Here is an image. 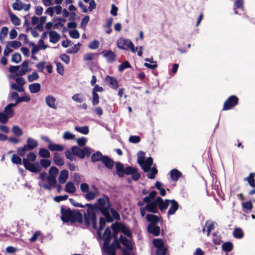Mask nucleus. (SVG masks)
Returning a JSON list of instances; mask_svg holds the SVG:
<instances>
[{"instance_id": "b1692460", "label": "nucleus", "mask_w": 255, "mask_h": 255, "mask_svg": "<svg viewBox=\"0 0 255 255\" xmlns=\"http://www.w3.org/2000/svg\"><path fill=\"white\" fill-rule=\"evenodd\" d=\"M68 171L67 170L64 169L61 170L58 177L59 182L61 184L65 183L68 178Z\"/></svg>"}, {"instance_id": "f3484780", "label": "nucleus", "mask_w": 255, "mask_h": 255, "mask_svg": "<svg viewBox=\"0 0 255 255\" xmlns=\"http://www.w3.org/2000/svg\"><path fill=\"white\" fill-rule=\"evenodd\" d=\"M105 81L108 83L109 86L113 89H117L119 87L118 81L115 77L107 75L105 78Z\"/></svg>"}, {"instance_id": "4c0bfd02", "label": "nucleus", "mask_w": 255, "mask_h": 255, "mask_svg": "<svg viewBox=\"0 0 255 255\" xmlns=\"http://www.w3.org/2000/svg\"><path fill=\"white\" fill-rule=\"evenodd\" d=\"M222 248L224 252H230L233 250V245L231 242H227L222 245Z\"/></svg>"}, {"instance_id": "2eb2a0df", "label": "nucleus", "mask_w": 255, "mask_h": 255, "mask_svg": "<svg viewBox=\"0 0 255 255\" xmlns=\"http://www.w3.org/2000/svg\"><path fill=\"white\" fill-rule=\"evenodd\" d=\"M117 228L123 234H124L128 238H131L132 234L129 229L127 227L125 224L123 223H117Z\"/></svg>"}, {"instance_id": "603ef678", "label": "nucleus", "mask_w": 255, "mask_h": 255, "mask_svg": "<svg viewBox=\"0 0 255 255\" xmlns=\"http://www.w3.org/2000/svg\"><path fill=\"white\" fill-rule=\"evenodd\" d=\"M167 252V249L165 246H162V247H159L156 248V255H165Z\"/></svg>"}, {"instance_id": "f8f14e48", "label": "nucleus", "mask_w": 255, "mask_h": 255, "mask_svg": "<svg viewBox=\"0 0 255 255\" xmlns=\"http://www.w3.org/2000/svg\"><path fill=\"white\" fill-rule=\"evenodd\" d=\"M120 241L121 243L126 248L125 249L127 250L129 253L130 251H132L134 250V243L132 242L126 237L121 235L120 237Z\"/></svg>"}, {"instance_id": "774afa93", "label": "nucleus", "mask_w": 255, "mask_h": 255, "mask_svg": "<svg viewBox=\"0 0 255 255\" xmlns=\"http://www.w3.org/2000/svg\"><path fill=\"white\" fill-rule=\"evenodd\" d=\"M9 117L4 113L0 112V123L2 124H6L8 120Z\"/></svg>"}, {"instance_id": "393cba45", "label": "nucleus", "mask_w": 255, "mask_h": 255, "mask_svg": "<svg viewBox=\"0 0 255 255\" xmlns=\"http://www.w3.org/2000/svg\"><path fill=\"white\" fill-rule=\"evenodd\" d=\"M48 149L51 151H62L64 149V146L62 144L53 143L49 144Z\"/></svg>"}, {"instance_id": "4d7b16f0", "label": "nucleus", "mask_w": 255, "mask_h": 255, "mask_svg": "<svg viewBox=\"0 0 255 255\" xmlns=\"http://www.w3.org/2000/svg\"><path fill=\"white\" fill-rule=\"evenodd\" d=\"M11 161L13 163L16 164H21L22 163V160H21V158L15 154H13L12 155Z\"/></svg>"}, {"instance_id": "5701e85b", "label": "nucleus", "mask_w": 255, "mask_h": 255, "mask_svg": "<svg viewBox=\"0 0 255 255\" xmlns=\"http://www.w3.org/2000/svg\"><path fill=\"white\" fill-rule=\"evenodd\" d=\"M145 158V153L142 151H139L137 153V163L139 164L141 168L145 172H147L148 170L147 169H145L143 167V162Z\"/></svg>"}, {"instance_id": "72a5a7b5", "label": "nucleus", "mask_w": 255, "mask_h": 255, "mask_svg": "<svg viewBox=\"0 0 255 255\" xmlns=\"http://www.w3.org/2000/svg\"><path fill=\"white\" fill-rule=\"evenodd\" d=\"M38 154L39 156L45 158H49L50 156V153L49 149L44 148H40L39 150Z\"/></svg>"}, {"instance_id": "69168bd1", "label": "nucleus", "mask_w": 255, "mask_h": 255, "mask_svg": "<svg viewBox=\"0 0 255 255\" xmlns=\"http://www.w3.org/2000/svg\"><path fill=\"white\" fill-rule=\"evenodd\" d=\"M8 28L7 27H3L0 32V39H3L7 36L8 33Z\"/></svg>"}, {"instance_id": "09e8293b", "label": "nucleus", "mask_w": 255, "mask_h": 255, "mask_svg": "<svg viewBox=\"0 0 255 255\" xmlns=\"http://www.w3.org/2000/svg\"><path fill=\"white\" fill-rule=\"evenodd\" d=\"M92 103L93 106L97 105L99 103V96L95 91H92Z\"/></svg>"}, {"instance_id": "20e7f679", "label": "nucleus", "mask_w": 255, "mask_h": 255, "mask_svg": "<svg viewBox=\"0 0 255 255\" xmlns=\"http://www.w3.org/2000/svg\"><path fill=\"white\" fill-rule=\"evenodd\" d=\"M61 220L64 223H75L76 222L80 224L83 223V217L82 213L79 211L72 210L70 208H65L64 206L61 207Z\"/></svg>"}, {"instance_id": "c756f323", "label": "nucleus", "mask_w": 255, "mask_h": 255, "mask_svg": "<svg viewBox=\"0 0 255 255\" xmlns=\"http://www.w3.org/2000/svg\"><path fill=\"white\" fill-rule=\"evenodd\" d=\"M8 15L10 17L12 23L15 26H19L20 24V19L16 15L12 13L9 10L8 11Z\"/></svg>"}, {"instance_id": "423d86ee", "label": "nucleus", "mask_w": 255, "mask_h": 255, "mask_svg": "<svg viewBox=\"0 0 255 255\" xmlns=\"http://www.w3.org/2000/svg\"><path fill=\"white\" fill-rule=\"evenodd\" d=\"M91 160L93 163L101 161L107 169L110 170L113 168L116 162L108 155H103L102 152L99 151L92 154Z\"/></svg>"}, {"instance_id": "473e14b6", "label": "nucleus", "mask_w": 255, "mask_h": 255, "mask_svg": "<svg viewBox=\"0 0 255 255\" xmlns=\"http://www.w3.org/2000/svg\"><path fill=\"white\" fill-rule=\"evenodd\" d=\"M207 228V235H209L211 230L215 228V222L210 221H207L205 224V227L203 229V232L205 231V228Z\"/></svg>"}, {"instance_id": "6e6d98bb", "label": "nucleus", "mask_w": 255, "mask_h": 255, "mask_svg": "<svg viewBox=\"0 0 255 255\" xmlns=\"http://www.w3.org/2000/svg\"><path fill=\"white\" fill-rule=\"evenodd\" d=\"M131 65L128 61H125L120 64L119 66V71L120 72L123 71L125 69L130 68Z\"/></svg>"}, {"instance_id": "f257e3e1", "label": "nucleus", "mask_w": 255, "mask_h": 255, "mask_svg": "<svg viewBox=\"0 0 255 255\" xmlns=\"http://www.w3.org/2000/svg\"><path fill=\"white\" fill-rule=\"evenodd\" d=\"M110 197L103 194L102 197L98 198L95 203V212H100L105 217L108 223H112L115 220H121L120 214L112 208Z\"/></svg>"}, {"instance_id": "bb28decb", "label": "nucleus", "mask_w": 255, "mask_h": 255, "mask_svg": "<svg viewBox=\"0 0 255 255\" xmlns=\"http://www.w3.org/2000/svg\"><path fill=\"white\" fill-rule=\"evenodd\" d=\"M170 175L172 181H177L182 176V173L176 169H173L170 171Z\"/></svg>"}, {"instance_id": "8fccbe9b", "label": "nucleus", "mask_w": 255, "mask_h": 255, "mask_svg": "<svg viewBox=\"0 0 255 255\" xmlns=\"http://www.w3.org/2000/svg\"><path fill=\"white\" fill-rule=\"evenodd\" d=\"M150 173H147V177L151 179H154L155 177V175L157 174L158 170L156 167H153L152 168H150Z\"/></svg>"}, {"instance_id": "4468645a", "label": "nucleus", "mask_w": 255, "mask_h": 255, "mask_svg": "<svg viewBox=\"0 0 255 255\" xmlns=\"http://www.w3.org/2000/svg\"><path fill=\"white\" fill-rule=\"evenodd\" d=\"M98 235L100 238V239L103 240L104 242H105V244H108V242H111V240L112 238V235L111 229L109 227H107L104 231L103 236H102L100 231H98Z\"/></svg>"}, {"instance_id": "7c9ffc66", "label": "nucleus", "mask_w": 255, "mask_h": 255, "mask_svg": "<svg viewBox=\"0 0 255 255\" xmlns=\"http://www.w3.org/2000/svg\"><path fill=\"white\" fill-rule=\"evenodd\" d=\"M65 191L68 193H73L76 191V188L72 182L69 181L65 185Z\"/></svg>"}, {"instance_id": "052dcab7", "label": "nucleus", "mask_w": 255, "mask_h": 255, "mask_svg": "<svg viewBox=\"0 0 255 255\" xmlns=\"http://www.w3.org/2000/svg\"><path fill=\"white\" fill-rule=\"evenodd\" d=\"M56 65V70L58 74L61 75H63L64 74V67L62 64L60 62H55Z\"/></svg>"}, {"instance_id": "e2e57ef3", "label": "nucleus", "mask_w": 255, "mask_h": 255, "mask_svg": "<svg viewBox=\"0 0 255 255\" xmlns=\"http://www.w3.org/2000/svg\"><path fill=\"white\" fill-rule=\"evenodd\" d=\"M59 170L58 169L55 167V166H52L50 168L49 170V176H54L55 177H56V176L57 174L58 173Z\"/></svg>"}, {"instance_id": "0eeeda50", "label": "nucleus", "mask_w": 255, "mask_h": 255, "mask_svg": "<svg viewBox=\"0 0 255 255\" xmlns=\"http://www.w3.org/2000/svg\"><path fill=\"white\" fill-rule=\"evenodd\" d=\"M38 145V141L31 137H28L26 143L22 147H18L16 152L20 156H23L27 151L32 150Z\"/></svg>"}, {"instance_id": "864d4df0", "label": "nucleus", "mask_w": 255, "mask_h": 255, "mask_svg": "<svg viewBox=\"0 0 255 255\" xmlns=\"http://www.w3.org/2000/svg\"><path fill=\"white\" fill-rule=\"evenodd\" d=\"M21 60V56L20 53H15L11 56V61L15 63H18Z\"/></svg>"}, {"instance_id": "cd10ccee", "label": "nucleus", "mask_w": 255, "mask_h": 255, "mask_svg": "<svg viewBox=\"0 0 255 255\" xmlns=\"http://www.w3.org/2000/svg\"><path fill=\"white\" fill-rule=\"evenodd\" d=\"M122 41L124 46V47H126V49L129 48L132 52H135L134 46L130 40L128 39H122Z\"/></svg>"}, {"instance_id": "de8ad7c7", "label": "nucleus", "mask_w": 255, "mask_h": 255, "mask_svg": "<svg viewBox=\"0 0 255 255\" xmlns=\"http://www.w3.org/2000/svg\"><path fill=\"white\" fill-rule=\"evenodd\" d=\"M48 47L47 45H39V46L35 45L32 48L31 53L34 54L37 53L40 49H45Z\"/></svg>"}, {"instance_id": "2f4dec72", "label": "nucleus", "mask_w": 255, "mask_h": 255, "mask_svg": "<svg viewBox=\"0 0 255 255\" xmlns=\"http://www.w3.org/2000/svg\"><path fill=\"white\" fill-rule=\"evenodd\" d=\"M153 164V159L151 157H147L145 160H144L143 162V167L145 169H147L148 170V172H149L150 170L151 166Z\"/></svg>"}, {"instance_id": "7ed1b4c3", "label": "nucleus", "mask_w": 255, "mask_h": 255, "mask_svg": "<svg viewBox=\"0 0 255 255\" xmlns=\"http://www.w3.org/2000/svg\"><path fill=\"white\" fill-rule=\"evenodd\" d=\"M29 61L24 60L20 65L17 66H10L8 71L11 74H14V75L11 77L13 79H14L17 85L19 86H23L25 82L22 77H17L16 76H21L24 75L27 72L31 71V69L28 67Z\"/></svg>"}, {"instance_id": "9d476101", "label": "nucleus", "mask_w": 255, "mask_h": 255, "mask_svg": "<svg viewBox=\"0 0 255 255\" xmlns=\"http://www.w3.org/2000/svg\"><path fill=\"white\" fill-rule=\"evenodd\" d=\"M161 201H162V199L160 197H158L148 204H146L145 208L150 211V213L153 214L158 213V207Z\"/></svg>"}, {"instance_id": "6e6552de", "label": "nucleus", "mask_w": 255, "mask_h": 255, "mask_svg": "<svg viewBox=\"0 0 255 255\" xmlns=\"http://www.w3.org/2000/svg\"><path fill=\"white\" fill-rule=\"evenodd\" d=\"M71 151L74 155L77 156L81 159L84 158L85 156L89 157L91 155L92 149L89 146H84L82 149L78 146H73Z\"/></svg>"}, {"instance_id": "a19ab883", "label": "nucleus", "mask_w": 255, "mask_h": 255, "mask_svg": "<svg viewBox=\"0 0 255 255\" xmlns=\"http://www.w3.org/2000/svg\"><path fill=\"white\" fill-rule=\"evenodd\" d=\"M39 163L41 168L43 167L46 169L51 165V162L48 159H41Z\"/></svg>"}, {"instance_id": "412c9836", "label": "nucleus", "mask_w": 255, "mask_h": 255, "mask_svg": "<svg viewBox=\"0 0 255 255\" xmlns=\"http://www.w3.org/2000/svg\"><path fill=\"white\" fill-rule=\"evenodd\" d=\"M49 41L53 43H56L60 39V35L55 31L51 30L49 32Z\"/></svg>"}, {"instance_id": "f704fd0d", "label": "nucleus", "mask_w": 255, "mask_h": 255, "mask_svg": "<svg viewBox=\"0 0 255 255\" xmlns=\"http://www.w3.org/2000/svg\"><path fill=\"white\" fill-rule=\"evenodd\" d=\"M71 98L74 101L78 103H82L86 100L84 96L79 93L75 94Z\"/></svg>"}, {"instance_id": "5fc2aeb1", "label": "nucleus", "mask_w": 255, "mask_h": 255, "mask_svg": "<svg viewBox=\"0 0 255 255\" xmlns=\"http://www.w3.org/2000/svg\"><path fill=\"white\" fill-rule=\"evenodd\" d=\"M86 193L84 195V198L88 201H91L95 199L96 197V194L94 192L91 191H88L86 192Z\"/></svg>"}, {"instance_id": "1a4fd4ad", "label": "nucleus", "mask_w": 255, "mask_h": 255, "mask_svg": "<svg viewBox=\"0 0 255 255\" xmlns=\"http://www.w3.org/2000/svg\"><path fill=\"white\" fill-rule=\"evenodd\" d=\"M22 164L26 170L33 173H38L41 170V167L38 162L31 163L25 158L22 159Z\"/></svg>"}, {"instance_id": "c85d7f7f", "label": "nucleus", "mask_w": 255, "mask_h": 255, "mask_svg": "<svg viewBox=\"0 0 255 255\" xmlns=\"http://www.w3.org/2000/svg\"><path fill=\"white\" fill-rule=\"evenodd\" d=\"M29 90L32 94L37 93L40 91L41 85L38 83H34L29 85Z\"/></svg>"}, {"instance_id": "338daca9", "label": "nucleus", "mask_w": 255, "mask_h": 255, "mask_svg": "<svg viewBox=\"0 0 255 255\" xmlns=\"http://www.w3.org/2000/svg\"><path fill=\"white\" fill-rule=\"evenodd\" d=\"M213 242L214 244L215 245H220L222 242L221 237L220 236H218L216 233H213Z\"/></svg>"}, {"instance_id": "a18cd8bd", "label": "nucleus", "mask_w": 255, "mask_h": 255, "mask_svg": "<svg viewBox=\"0 0 255 255\" xmlns=\"http://www.w3.org/2000/svg\"><path fill=\"white\" fill-rule=\"evenodd\" d=\"M13 133L16 136H20L23 134V131L17 126H13L12 128Z\"/></svg>"}, {"instance_id": "9b49d317", "label": "nucleus", "mask_w": 255, "mask_h": 255, "mask_svg": "<svg viewBox=\"0 0 255 255\" xmlns=\"http://www.w3.org/2000/svg\"><path fill=\"white\" fill-rule=\"evenodd\" d=\"M238 98L235 95L230 96L225 102L223 110L224 111L229 110L232 108L235 107L238 103Z\"/></svg>"}, {"instance_id": "4be33fe9", "label": "nucleus", "mask_w": 255, "mask_h": 255, "mask_svg": "<svg viewBox=\"0 0 255 255\" xmlns=\"http://www.w3.org/2000/svg\"><path fill=\"white\" fill-rule=\"evenodd\" d=\"M146 219L147 221L150 223L149 224L156 225L160 222L161 218L153 214H148L146 216Z\"/></svg>"}, {"instance_id": "dca6fc26", "label": "nucleus", "mask_w": 255, "mask_h": 255, "mask_svg": "<svg viewBox=\"0 0 255 255\" xmlns=\"http://www.w3.org/2000/svg\"><path fill=\"white\" fill-rule=\"evenodd\" d=\"M148 232L154 236H158L160 233V228L157 225L149 224L147 227Z\"/></svg>"}, {"instance_id": "79ce46f5", "label": "nucleus", "mask_w": 255, "mask_h": 255, "mask_svg": "<svg viewBox=\"0 0 255 255\" xmlns=\"http://www.w3.org/2000/svg\"><path fill=\"white\" fill-rule=\"evenodd\" d=\"M152 243L156 248L164 246V243L161 239H154L152 241Z\"/></svg>"}, {"instance_id": "13d9d810", "label": "nucleus", "mask_w": 255, "mask_h": 255, "mask_svg": "<svg viewBox=\"0 0 255 255\" xmlns=\"http://www.w3.org/2000/svg\"><path fill=\"white\" fill-rule=\"evenodd\" d=\"M90 20V17L88 15H85L81 19L80 26L81 28L85 29L88 22Z\"/></svg>"}, {"instance_id": "58836bf2", "label": "nucleus", "mask_w": 255, "mask_h": 255, "mask_svg": "<svg viewBox=\"0 0 255 255\" xmlns=\"http://www.w3.org/2000/svg\"><path fill=\"white\" fill-rule=\"evenodd\" d=\"M233 234L234 237L237 239H242L244 237L243 231L240 228L234 229Z\"/></svg>"}, {"instance_id": "aec40b11", "label": "nucleus", "mask_w": 255, "mask_h": 255, "mask_svg": "<svg viewBox=\"0 0 255 255\" xmlns=\"http://www.w3.org/2000/svg\"><path fill=\"white\" fill-rule=\"evenodd\" d=\"M45 103L46 105L50 108L54 109H56V99L52 96L48 95L45 98Z\"/></svg>"}, {"instance_id": "49530a36", "label": "nucleus", "mask_w": 255, "mask_h": 255, "mask_svg": "<svg viewBox=\"0 0 255 255\" xmlns=\"http://www.w3.org/2000/svg\"><path fill=\"white\" fill-rule=\"evenodd\" d=\"M22 5L23 4L20 0H16L15 2L12 4V7L14 10L19 11L22 9Z\"/></svg>"}, {"instance_id": "e433bc0d", "label": "nucleus", "mask_w": 255, "mask_h": 255, "mask_svg": "<svg viewBox=\"0 0 255 255\" xmlns=\"http://www.w3.org/2000/svg\"><path fill=\"white\" fill-rule=\"evenodd\" d=\"M169 203V199H165L164 201L162 200V201H161L159 205L158 209H159L161 212H163L164 210L167 209Z\"/></svg>"}, {"instance_id": "680f3d73", "label": "nucleus", "mask_w": 255, "mask_h": 255, "mask_svg": "<svg viewBox=\"0 0 255 255\" xmlns=\"http://www.w3.org/2000/svg\"><path fill=\"white\" fill-rule=\"evenodd\" d=\"M48 184L52 186L53 187H55L56 185L57 180L56 179V177L54 176H47L46 177Z\"/></svg>"}, {"instance_id": "a878e982", "label": "nucleus", "mask_w": 255, "mask_h": 255, "mask_svg": "<svg viewBox=\"0 0 255 255\" xmlns=\"http://www.w3.org/2000/svg\"><path fill=\"white\" fill-rule=\"evenodd\" d=\"M53 161L55 164L58 166H62L64 164L63 158L59 153L56 152L53 153Z\"/></svg>"}, {"instance_id": "a211bd4d", "label": "nucleus", "mask_w": 255, "mask_h": 255, "mask_svg": "<svg viewBox=\"0 0 255 255\" xmlns=\"http://www.w3.org/2000/svg\"><path fill=\"white\" fill-rule=\"evenodd\" d=\"M170 203H171V205L167 212L168 216L174 215L179 208V204L175 200H170Z\"/></svg>"}, {"instance_id": "c9c22d12", "label": "nucleus", "mask_w": 255, "mask_h": 255, "mask_svg": "<svg viewBox=\"0 0 255 255\" xmlns=\"http://www.w3.org/2000/svg\"><path fill=\"white\" fill-rule=\"evenodd\" d=\"M75 130L84 134H87L89 132V127L87 126L83 127L76 126Z\"/></svg>"}, {"instance_id": "0e129e2a", "label": "nucleus", "mask_w": 255, "mask_h": 255, "mask_svg": "<svg viewBox=\"0 0 255 255\" xmlns=\"http://www.w3.org/2000/svg\"><path fill=\"white\" fill-rule=\"evenodd\" d=\"M30 97L27 95H24L21 97H18L17 98V102L21 103V102H29L30 101Z\"/></svg>"}, {"instance_id": "bf43d9fd", "label": "nucleus", "mask_w": 255, "mask_h": 255, "mask_svg": "<svg viewBox=\"0 0 255 255\" xmlns=\"http://www.w3.org/2000/svg\"><path fill=\"white\" fill-rule=\"evenodd\" d=\"M39 76L37 72H33L32 74L29 75L27 77L28 81L29 82H33L39 78Z\"/></svg>"}, {"instance_id": "39448f33", "label": "nucleus", "mask_w": 255, "mask_h": 255, "mask_svg": "<svg viewBox=\"0 0 255 255\" xmlns=\"http://www.w3.org/2000/svg\"><path fill=\"white\" fill-rule=\"evenodd\" d=\"M84 207H87V212L84 213V219L85 225L89 227L92 224V227L94 229L97 228V217L95 212V203L94 204L87 203L84 205Z\"/></svg>"}, {"instance_id": "37998d69", "label": "nucleus", "mask_w": 255, "mask_h": 255, "mask_svg": "<svg viewBox=\"0 0 255 255\" xmlns=\"http://www.w3.org/2000/svg\"><path fill=\"white\" fill-rule=\"evenodd\" d=\"M4 112L9 118L12 117L14 114V111L9 104L5 107Z\"/></svg>"}, {"instance_id": "ddd939ff", "label": "nucleus", "mask_w": 255, "mask_h": 255, "mask_svg": "<svg viewBox=\"0 0 255 255\" xmlns=\"http://www.w3.org/2000/svg\"><path fill=\"white\" fill-rule=\"evenodd\" d=\"M110 243V242H108V244H105V242H104L102 249L103 252H106L108 255H116L115 242H113L111 245Z\"/></svg>"}, {"instance_id": "6ab92c4d", "label": "nucleus", "mask_w": 255, "mask_h": 255, "mask_svg": "<svg viewBox=\"0 0 255 255\" xmlns=\"http://www.w3.org/2000/svg\"><path fill=\"white\" fill-rule=\"evenodd\" d=\"M103 55L106 58L108 63H112L116 60V55L111 50L107 51Z\"/></svg>"}, {"instance_id": "f03ea898", "label": "nucleus", "mask_w": 255, "mask_h": 255, "mask_svg": "<svg viewBox=\"0 0 255 255\" xmlns=\"http://www.w3.org/2000/svg\"><path fill=\"white\" fill-rule=\"evenodd\" d=\"M116 173L119 178H123L126 175H131V179L128 177L126 179L127 182L130 184L132 180L137 181L140 177V174L136 168L131 166L125 167L124 164L118 161L115 162Z\"/></svg>"}, {"instance_id": "ea45409f", "label": "nucleus", "mask_w": 255, "mask_h": 255, "mask_svg": "<svg viewBox=\"0 0 255 255\" xmlns=\"http://www.w3.org/2000/svg\"><path fill=\"white\" fill-rule=\"evenodd\" d=\"M255 176V173H251L249 177L247 178V180L248 181L250 185L253 188L255 187V180L254 179Z\"/></svg>"}, {"instance_id": "3c124183", "label": "nucleus", "mask_w": 255, "mask_h": 255, "mask_svg": "<svg viewBox=\"0 0 255 255\" xmlns=\"http://www.w3.org/2000/svg\"><path fill=\"white\" fill-rule=\"evenodd\" d=\"M99 42L97 40H94L89 43L88 48L90 49L95 50L99 47Z\"/></svg>"}, {"instance_id": "c03bdc74", "label": "nucleus", "mask_w": 255, "mask_h": 255, "mask_svg": "<svg viewBox=\"0 0 255 255\" xmlns=\"http://www.w3.org/2000/svg\"><path fill=\"white\" fill-rule=\"evenodd\" d=\"M81 45V44L78 42L77 44H74V46L68 49L66 51V52L68 54L76 53L79 50V48H78L77 46Z\"/></svg>"}]
</instances>
